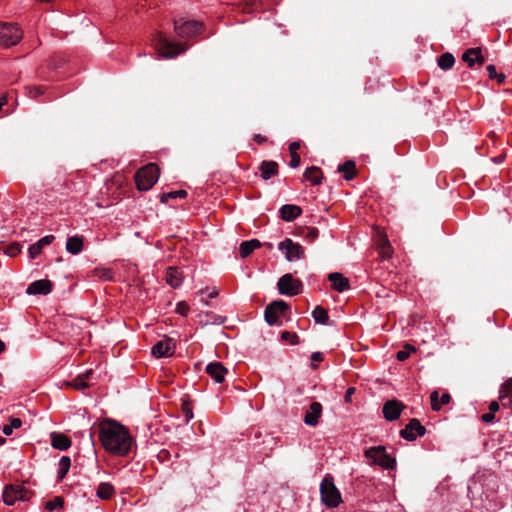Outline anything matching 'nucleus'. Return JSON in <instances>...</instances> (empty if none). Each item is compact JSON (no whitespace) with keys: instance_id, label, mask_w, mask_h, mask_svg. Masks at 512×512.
<instances>
[{"instance_id":"f257e3e1","label":"nucleus","mask_w":512,"mask_h":512,"mask_svg":"<svg viewBox=\"0 0 512 512\" xmlns=\"http://www.w3.org/2000/svg\"><path fill=\"white\" fill-rule=\"evenodd\" d=\"M99 438L106 451L119 456L127 455L133 444L128 430L114 420H108L99 426Z\"/></svg>"},{"instance_id":"f03ea898","label":"nucleus","mask_w":512,"mask_h":512,"mask_svg":"<svg viewBox=\"0 0 512 512\" xmlns=\"http://www.w3.org/2000/svg\"><path fill=\"white\" fill-rule=\"evenodd\" d=\"M364 456L370 465H376L384 470H392L396 466V459L388 454L384 446H373L364 451Z\"/></svg>"},{"instance_id":"7ed1b4c3","label":"nucleus","mask_w":512,"mask_h":512,"mask_svg":"<svg viewBox=\"0 0 512 512\" xmlns=\"http://www.w3.org/2000/svg\"><path fill=\"white\" fill-rule=\"evenodd\" d=\"M320 495L322 502L330 508L337 507L342 502L341 494L331 476H325L321 481Z\"/></svg>"},{"instance_id":"20e7f679","label":"nucleus","mask_w":512,"mask_h":512,"mask_svg":"<svg viewBox=\"0 0 512 512\" xmlns=\"http://www.w3.org/2000/svg\"><path fill=\"white\" fill-rule=\"evenodd\" d=\"M159 177V168L156 164H148L139 169L135 175L137 188L147 191L157 182Z\"/></svg>"},{"instance_id":"39448f33","label":"nucleus","mask_w":512,"mask_h":512,"mask_svg":"<svg viewBox=\"0 0 512 512\" xmlns=\"http://www.w3.org/2000/svg\"><path fill=\"white\" fill-rule=\"evenodd\" d=\"M23 32L15 23L0 22V45L10 47L18 44Z\"/></svg>"},{"instance_id":"423d86ee","label":"nucleus","mask_w":512,"mask_h":512,"mask_svg":"<svg viewBox=\"0 0 512 512\" xmlns=\"http://www.w3.org/2000/svg\"><path fill=\"white\" fill-rule=\"evenodd\" d=\"M204 25L200 21L196 20H175L174 21V30L176 34L180 37H194L200 34L203 31Z\"/></svg>"},{"instance_id":"0eeeda50","label":"nucleus","mask_w":512,"mask_h":512,"mask_svg":"<svg viewBox=\"0 0 512 512\" xmlns=\"http://www.w3.org/2000/svg\"><path fill=\"white\" fill-rule=\"evenodd\" d=\"M277 287L280 294L295 296L301 293L303 285L299 279L293 278L291 274H284L279 278Z\"/></svg>"},{"instance_id":"6e6552de","label":"nucleus","mask_w":512,"mask_h":512,"mask_svg":"<svg viewBox=\"0 0 512 512\" xmlns=\"http://www.w3.org/2000/svg\"><path fill=\"white\" fill-rule=\"evenodd\" d=\"M289 309V305L283 300H277L270 303L264 311L266 322L270 325H279V318Z\"/></svg>"},{"instance_id":"1a4fd4ad","label":"nucleus","mask_w":512,"mask_h":512,"mask_svg":"<svg viewBox=\"0 0 512 512\" xmlns=\"http://www.w3.org/2000/svg\"><path fill=\"white\" fill-rule=\"evenodd\" d=\"M278 249L284 253L286 259L290 262L304 257L303 247L289 238L281 241L278 245Z\"/></svg>"},{"instance_id":"9d476101","label":"nucleus","mask_w":512,"mask_h":512,"mask_svg":"<svg viewBox=\"0 0 512 512\" xmlns=\"http://www.w3.org/2000/svg\"><path fill=\"white\" fill-rule=\"evenodd\" d=\"M28 499V492L20 486L10 485L3 491V501L6 505L12 506L17 501H26Z\"/></svg>"},{"instance_id":"9b49d317","label":"nucleus","mask_w":512,"mask_h":512,"mask_svg":"<svg viewBox=\"0 0 512 512\" xmlns=\"http://www.w3.org/2000/svg\"><path fill=\"white\" fill-rule=\"evenodd\" d=\"M426 433V428L416 418H413L409 423L400 431V436L407 441H414L417 437L423 436Z\"/></svg>"},{"instance_id":"f8f14e48","label":"nucleus","mask_w":512,"mask_h":512,"mask_svg":"<svg viewBox=\"0 0 512 512\" xmlns=\"http://www.w3.org/2000/svg\"><path fill=\"white\" fill-rule=\"evenodd\" d=\"M188 46L182 42L170 41L162 37V58L172 59L187 51Z\"/></svg>"},{"instance_id":"ddd939ff","label":"nucleus","mask_w":512,"mask_h":512,"mask_svg":"<svg viewBox=\"0 0 512 512\" xmlns=\"http://www.w3.org/2000/svg\"><path fill=\"white\" fill-rule=\"evenodd\" d=\"M404 408H405V405L401 401H399L397 399H392V400H388L384 403L382 412H383L384 418L387 421L392 422V421L397 420L400 417L401 412L403 411Z\"/></svg>"},{"instance_id":"4468645a","label":"nucleus","mask_w":512,"mask_h":512,"mask_svg":"<svg viewBox=\"0 0 512 512\" xmlns=\"http://www.w3.org/2000/svg\"><path fill=\"white\" fill-rule=\"evenodd\" d=\"M165 281L171 288H179L184 281L182 270L175 266L168 267L166 269Z\"/></svg>"},{"instance_id":"2eb2a0df","label":"nucleus","mask_w":512,"mask_h":512,"mask_svg":"<svg viewBox=\"0 0 512 512\" xmlns=\"http://www.w3.org/2000/svg\"><path fill=\"white\" fill-rule=\"evenodd\" d=\"M322 404L319 402H312L304 416V423L308 426L315 427L319 423L322 415Z\"/></svg>"},{"instance_id":"dca6fc26","label":"nucleus","mask_w":512,"mask_h":512,"mask_svg":"<svg viewBox=\"0 0 512 512\" xmlns=\"http://www.w3.org/2000/svg\"><path fill=\"white\" fill-rule=\"evenodd\" d=\"M52 290V284L49 280L41 279L32 282L27 287L26 293L28 295H47Z\"/></svg>"},{"instance_id":"f3484780","label":"nucleus","mask_w":512,"mask_h":512,"mask_svg":"<svg viewBox=\"0 0 512 512\" xmlns=\"http://www.w3.org/2000/svg\"><path fill=\"white\" fill-rule=\"evenodd\" d=\"M375 245L382 260L390 259L392 257L393 248L386 235L379 234Z\"/></svg>"},{"instance_id":"a211bd4d","label":"nucleus","mask_w":512,"mask_h":512,"mask_svg":"<svg viewBox=\"0 0 512 512\" xmlns=\"http://www.w3.org/2000/svg\"><path fill=\"white\" fill-rule=\"evenodd\" d=\"M462 60L473 67L475 64L483 65L485 58L482 55L481 48H469L462 54Z\"/></svg>"},{"instance_id":"6ab92c4d","label":"nucleus","mask_w":512,"mask_h":512,"mask_svg":"<svg viewBox=\"0 0 512 512\" xmlns=\"http://www.w3.org/2000/svg\"><path fill=\"white\" fill-rule=\"evenodd\" d=\"M206 373L217 383H222L227 374V369L220 362H211L206 366Z\"/></svg>"},{"instance_id":"aec40b11","label":"nucleus","mask_w":512,"mask_h":512,"mask_svg":"<svg viewBox=\"0 0 512 512\" xmlns=\"http://www.w3.org/2000/svg\"><path fill=\"white\" fill-rule=\"evenodd\" d=\"M328 280L332 288L337 292H344L350 288L349 279L339 272H333L328 275Z\"/></svg>"},{"instance_id":"412c9836","label":"nucleus","mask_w":512,"mask_h":512,"mask_svg":"<svg viewBox=\"0 0 512 512\" xmlns=\"http://www.w3.org/2000/svg\"><path fill=\"white\" fill-rule=\"evenodd\" d=\"M259 171L261 173V178L266 181L278 175L279 165L275 161L264 160L260 163Z\"/></svg>"},{"instance_id":"4be33fe9","label":"nucleus","mask_w":512,"mask_h":512,"mask_svg":"<svg viewBox=\"0 0 512 512\" xmlns=\"http://www.w3.org/2000/svg\"><path fill=\"white\" fill-rule=\"evenodd\" d=\"M279 212L282 220L291 222L301 215L302 209L297 205L286 204L280 208Z\"/></svg>"},{"instance_id":"5701e85b","label":"nucleus","mask_w":512,"mask_h":512,"mask_svg":"<svg viewBox=\"0 0 512 512\" xmlns=\"http://www.w3.org/2000/svg\"><path fill=\"white\" fill-rule=\"evenodd\" d=\"M53 235H46L39 239L36 243L30 245L28 251L31 259H35L42 251L44 246L50 245L54 241Z\"/></svg>"},{"instance_id":"b1692460","label":"nucleus","mask_w":512,"mask_h":512,"mask_svg":"<svg viewBox=\"0 0 512 512\" xmlns=\"http://www.w3.org/2000/svg\"><path fill=\"white\" fill-rule=\"evenodd\" d=\"M51 445L57 450L65 451L70 448L71 440L64 434L53 432L51 434Z\"/></svg>"},{"instance_id":"393cba45","label":"nucleus","mask_w":512,"mask_h":512,"mask_svg":"<svg viewBox=\"0 0 512 512\" xmlns=\"http://www.w3.org/2000/svg\"><path fill=\"white\" fill-rule=\"evenodd\" d=\"M499 399L504 407H512V378L507 380L500 389Z\"/></svg>"},{"instance_id":"a878e982","label":"nucleus","mask_w":512,"mask_h":512,"mask_svg":"<svg viewBox=\"0 0 512 512\" xmlns=\"http://www.w3.org/2000/svg\"><path fill=\"white\" fill-rule=\"evenodd\" d=\"M304 178L311 182L312 185H320L322 183L323 174L319 167L311 166L304 172Z\"/></svg>"},{"instance_id":"bb28decb","label":"nucleus","mask_w":512,"mask_h":512,"mask_svg":"<svg viewBox=\"0 0 512 512\" xmlns=\"http://www.w3.org/2000/svg\"><path fill=\"white\" fill-rule=\"evenodd\" d=\"M66 250L72 255H78L83 250V239L80 236L68 237L66 242Z\"/></svg>"},{"instance_id":"cd10ccee","label":"nucleus","mask_w":512,"mask_h":512,"mask_svg":"<svg viewBox=\"0 0 512 512\" xmlns=\"http://www.w3.org/2000/svg\"><path fill=\"white\" fill-rule=\"evenodd\" d=\"M261 243L257 239H252L249 241H243L239 247V254L241 258L248 257L255 249L260 248Z\"/></svg>"},{"instance_id":"c85d7f7f","label":"nucleus","mask_w":512,"mask_h":512,"mask_svg":"<svg viewBox=\"0 0 512 512\" xmlns=\"http://www.w3.org/2000/svg\"><path fill=\"white\" fill-rule=\"evenodd\" d=\"M177 340L173 337L164 336L162 339V358L171 357L175 353Z\"/></svg>"},{"instance_id":"c756f323","label":"nucleus","mask_w":512,"mask_h":512,"mask_svg":"<svg viewBox=\"0 0 512 512\" xmlns=\"http://www.w3.org/2000/svg\"><path fill=\"white\" fill-rule=\"evenodd\" d=\"M115 494V488L108 482H102L98 485L96 496L102 500H108Z\"/></svg>"},{"instance_id":"7c9ffc66","label":"nucleus","mask_w":512,"mask_h":512,"mask_svg":"<svg viewBox=\"0 0 512 512\" xmlns=\"http://www.w3.org/2000/svg\"><path fill=\"white\" fill-rule=\"evenodd\" d=\"M338 171L343 173L345 180H352L356 175V164L352 160H347L338 166Z\"/></svg>"},{"instance_id":"2f4dec72","label":"nucleus","mask_w":512,"mask_h":512,"mask_svg":"<svg viewBox=\"0 0 512 512\" xmlns=\"http://www.w3.org/2000/svg\"><path fill=\"white\" fill-rule=\"evenodd\" d=\"M71 467V459L69 456H62L58 461L57 478L62 480Z\"/></svg>"},{"instance_id":"473e14b6","label":"nucleus","mask_w":512,"mask_h":512,"mask_svg":"<svg viewBox=\"0 0 512 512\" xmlns=\"http://www.w3.org/2000/svg\"><path fill=\"white\" fill-rule=\"evenodd\" d=\"M437 63L441 69L448 70L453 67V65L455 63V58L451 53L446 52V53H443L442 55H440Z\"/></svg>"},{"instance_id":"72a5a7b5","label":"nucleus","mask_w":512,"mask_h":512,"mask_svg":"<svg viewBox=\"0 0 512 512\" xmlns=\"http://www.w3.org/2000/svg\"><path fill=\"white\" fill-rule=\"evenodd\" d=\"M312 317L315 322L320 324H327L329 320L328 312L321 306H316L312 311Z\"/></svg>"},{"instance_id":"f704fd0d","label":"nucleus","mask_w":512,"mask_h":512,"mask_svg":"<svg viewBox=\"0 0 512 512\" xmlns=\"http://www.w3.org/2000/svg\"><path fill=\"white\" fill-rule=\"evenodd\" d=\"M65 385L77 390H84L89 387V384L85 381L84 377L79 375L70 381H66Z\"/></svg>"},{"instance_id":"c9c22d12","label":"nucleus","mask_w":512,"mask_h":512,"mask_svg":"<svg viewBox=\"0 0 512 512\" xmlns=\"http://www.w3.org/2000/svg\"><path fill=\"white\" fill-rule=\"evenodd\" d=\"M187 194H188L187 191L184 189H180V190L172 191V192H162V203H165L171 199L186 198Z\"/></svg>"},{"instance_id":"e433bc0d","label":"nucleus","mask_w":512,"mask_h":512,"mask_svg":"<svg viewBox=\"0 0 512 512\" xmlns=\"http://www.w3.org/2000/svg\"><path fill=\"white\" fill-rule=\"evenodd\" d=\"M22 425V421L19 418H11L10 423L4 425L2 428V432L4 435L9 436L13 433L14 429L20 428Z\"/></svg>"},{"instance_id":"4c0bfd02","label":"nucleus","mask_w":512,"mask_h":512,"mask_svg":"<svg viewBox=\"0 0 512 512\" xmlns=\"http://www.w3.org/2000/svg\"><path fill=\"white\" fill-rule=\"evenodd\" d=\"M281 339L283 341H288L292 345H296L299 343V337L296 333H291L289 331H283L281 333Z\"/></svg>"},{"instance_id":"58836bf2","label":"nucleus","mask_w":512,"mask_h":512,"mask_svg":"<svg viewBox=\"0 0 512 512\" xmlns=\"http://www.w3.org/2000/svg\"><path fill=\"white\" fill-rule=\"evenodd\" d=\"M97 275L99 278L105 280V281H112L113 280V272L109 268H102L97 271Z\"/></svg>"},{"instance_id":"ea45409f","label":"nucleus","mask_w":512,"mask_h":512,"mask_svg":"<svg viewBox=\"0 0 512 512\" xmlns=\"http://www.w3.org/2000/svg\"><path fill=\"white\" fill-rule=\"evenodd\" d=\"M190 310L189 305L185 301H180L176 305V313L181 316H187L188 312Z\"/></svg>"},{"instance_id":"a19ab883","label":"nucleus","mask_w":512,"mask_h":512,"mask_svg":"<svg viewBox=\"0 0 512 512\" xmlns=\"http://www.w3.org/2000/svg\"><path fill=\"white\" fill-rule=\"evenodd\" d=\"M439 394L437 391H433L430 395L431 400V408L434 411H439L441 409V404L438 402Z\"/></svg>"},{"instance_id":"79ce46f5","label":"nucleus","mask_w":512,"mask_h":512,"mask_svg":"<svg viewBox=\"0 0 512 512\" xmlns=\"http://www.w3.org/2000/svg\"><path fill=\"white\" fill-rule=\"evenodd\" d=\"M62 506V499L61 498H55L52 501H48L46 503V509L48 511H54Z\"/></svg>"},{"instance_id":"37998d69","label":"nucleus","mask_w":512,"mask_h":512,"mask_svg":"<svg viewBox=\"0 0 512 512\" xmlns=\"http://www.w3.org/2000/svg\"><path fill=\"white\" fill-rule=\"evenodd\" d=\"M319 235V231L316 228H308L305 238L309 241H314Z\"/></svg>"},{"instance_id":"c03bdc74","label":"nucleus","mask_w":512,"mask_h":512,"mask_svg":"<svg viewBox=\"0 0 512 512\" xmlns=\"http://www.w3.org/2000/svg\"><path fill=\"white\" fill-rule=\"evenodd\" d=\"M174 377V374L171 371H168L162 367V384L164 382L171 383L172 379Z\"/></svg>"},{"instance_id":"a18cd8bd","label":"nucleus","mask_w":512,"mask_h":512,"mask_svg":"<svg viewBox=\"0 0 512 512\" xmlns=\"http://www.w3.org/2000/svg\"><path fill=\"white\" fill-rule=\"evenodd\" d=\"M290 155H291V160H290L289 166L291 168H297L301 162L300 155L298 153H293Z\"/></svg>"},{"instance_id":"49530a36","label":"nucleus","mask_w":512,"mask_h":512,"mask_svg":"<svg viewBox=\"0 0 512 512\" xmlns=\"http://www.w3.org/2000/svg\"><path fill=\"white\" fill-rule=\"evenodd\" d=\"M182 407H183V411L185 413V417L187 420L191 419L193 417V413H192V410L191 408L189 407V403L188 402H185L183 401L182 403Z\"/></svg>"},{"instance_id":"de8ad7c7","label":"nucleus","mask_w":512,"mask_h":512,"mask_svg":"<svg viewBox=\"0 0 512 512\" xmlns=\"http://www.w3.org/2000/svg\"><path fill=\"white\" fill-rule=\"evenodd\" d=\"M409 357V352H407L405 349L400 350L396 353V359L398 361H405Z\"/></svg>"},{"instance_id":"09e8293b","label":"nucleus","mask_w":512,"mask_h":512,"mask_svg":"<svg viewBox=\"0 0 512 512\" xmlns=\"http://www.w3.org/2000/svg\"><path fill=\"white\" fill-rule=\"evenodd\" d=\"M355 393L354 387H349L346 391V394L344 396V401L346 403H350L352 401V395Z\"/></svg>"},{"instance_id":"8fccbe9b","label":"nucleus","mask_w":512,"mask_h":512,"mask_svg":"<svg viewBox=\"0 0 512 512\" xmlns=\"http://www.w3.org/2000/svg\"><path fill=\"white\" fill-rule=\"evenodd\" d=\"M151 353L152 355L155 357V358H160V341H157L152 349H151Z\"/></svg>"},{"instance_id":"3c124183","label":"nucleus","mask_w":512,"mask_h":512,"mask_svg":"<svg viewBox=\"0 0 512 512\" xmlns=\"http://www.w3.org/2000/svg\"><path fill=\"white\" fill-rule=\"evenodd\" d=\"M486 69L490 79H494L497 76L496 67L493 64L488 65Z\"/></svg>"},{"instance_id":"603ef678","label":"nucleus","mask_w":512,"mask_h":512,"mask_svg":"<svg viewBox=\"0 0 512 512\" xmlns=\"http://www.w3.org/2000/svg\"><path fill=\"white\" fill-rule=\"evenodd\" d=\"M300 147H301V144L298 141L290 143L289 144L290 154L298 153L297 151L300 149Z\"/></svg>"},{"instance_id":"864d4df0","label":"nucleus","mask_w":512,"mask_h":512,"mask_svg":"<svg viewBox=\"0 0 512 512\" xmlns=\"http://www.w3.org/2000/svg\"><path fill=\"white\" fill-rule=\"evenodd\" d=\"M253 139L259 145L264 144L265 142H267V137L264 136V135H261V134H255Z\"/></svg>"},{"instance_id":"5fc2aeb1","label":"nucleus","mask_w":512,"mask_h":512,"mask_svg":"<svg viewBox=\"0 0 512 512\" xmlns=\"http://www.w3.org/2000/svg\"><path fill=\"white\" fill-rule=\"evenodd\" d=\"M481 419L486 423L492 422L494 420V413H485L481 416Z\"/></svg>"},{"instance_id":"6e6d98bb","label":"nucleus","mask_w":512,"mask_h":512,"mask_svg":"<svg viewBox=\"0 0 512 512\" xmlns=\"http://www.w3.org/2000/svg\"><path fill=\"white\" fill-rule=\"evenodd\" d=\"M450 400H451V396H450V394H448V393H444V394H442V396H441V399H440L439 404H441V406H442V405H446V404H448V403L450 402Z\"/></svg>"},{"instance_id":"4d7b16f0","label":"nucleus","mask_w":512,"mask_h":512,"mask_svg":"<svg viewBox=\"0 0 512 512\" xmlns=\"http://www.w3.org/2000/svg\"><path fill=\"white\" fill-rule=\"evenodd\" d=\"M499 410V404L496 401H492L489 405V412L494 413Z\"/></svg>"},{"instance_id":"13d9d810","label":"nucleus","mask_w":512,"mask_h":512,"mask_svg":"<svg viewBox=\"0 0 512 512\" xmlns=\"http://www.w3.org/2000/svg\"><path fill=\"white\" fill-rule=\"evenodd\" d=\"M322 359H323L322 353H320V352H314L311 355V360L313 362H319V361H322Z\"/></svg>"},{"instance_id":"bf43d9fd","label":"nucleus","mask_w":512,"mask_h":512,"mask_svg":"<svg viewBox=\"0 0 512 512\" xmlns=\"http://www.w3.org/2000/svg\"><path fill=\"white\" fill-rule=\"evenodd\" d=\"M92 374H93V370L92 369H88L84 373L79 374V376H83L85 381L87 382Z\"/></svg>"},{"instance_id":"052dcab7","label":"nucleus","mask_w":512,"mask_h":512,"mask_svg":"<svg viewBox=\"0 0 512 512\" xmlns=\"http://www.w3.org/2000/svg\"><path fill=\"white\" fill-rule=\"evenodd\" d=\"M404 349L409 352V355L412 353V352H415L416 351V348L410 344H406L404 346Z\"/></svg>"},{"instance_id":"680f3d73","label":"nucleus","mask_w":512,"mask_h":512,"mask_svg":"<svg viewBox=\"0 0 512 512\" xmlns=\"http://www.w3.org/2000/svg\"><path fill=\"white\" fill-rule=\"evenodd\" d=\"M494 79H497L498 83H503L506 77L503 73H497V76Z\"/></svg>"},{"instance_id":"e2e57ef3","label":"nucleus","mask_w":512,"mask_h":512,"mask_svg":"<svg viewBox=\"0 0 512 512\" xmlns=\"http://www.w3.org/2000/svg\"><path fill=\"white\" fill-rule=\"evenodd\" d=\"M31 92H33V93H34V96H35V97H36V96H38V95H40V94H42V91H41V89H40V88H34Z\"/></svg>"},{"instance_id":"0e129e2a","label":"nucleus","mask_w":512,"mask_h":512,"mask_svg":"<svg viewBox=\"0 0 512 512\" xmlns=\"http://www.w3.org/2000/svg\"><path fill=\"white\" fill-rule=\"evenodd\" d=\"M161 453H162V461L169 456V452L166 451L165 449H162Z\"/></svg>"},{"instance_id":"69168bd1","label":"nucleus","mask_w":512,"mask_h":512,"mask_svg":"<svg viewBox=\"0 0 512 512\" xmlns=\"http://www.w3.org/2000/svg\"><path fill=\"white\" fill-rule=\"evenodd\" d=\"M147 427H148V430H150V431H151V435H153V434H154V432L158 430V428H157V427H155V429L153 430L154 425H152V424L148 425Z\"/></svg>"},{"instance_id":"338daca9","label":"nucleus","mask_w":512,"mask_h":512,"mask_svg":"<svg viewBox=\"0 0 512 512\" xmlns=\"http://www.w3.org/2000/svg\"><path fill=\"white\" fill-rule=\"evenodd\" d=\"M218 295V291L216 289H214L210 294H209V298H214Z\"/></svg>"},{"instance_id":"774afa93","label":"nucleus","mask_w":512,"mask_h":512,"mask_svg":"<svg viewBox=\"0 0 512 512\" xmlns=\"http://www.w3.org/2000/svg\"><path fill=\"white\" fill-rule=\"evenodd\" d=\"M364 90H365L366 92H369V91L371 90V86H370V83H369V82H367V83L365 84V88H364Z\"/></svg>"}]
</instances>
